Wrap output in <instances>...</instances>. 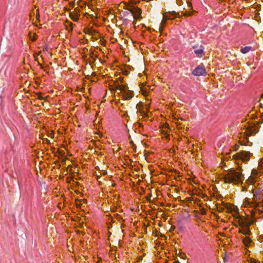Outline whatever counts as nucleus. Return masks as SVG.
I'll list each match as a JSON object with an SVG mask.
<instances>
[{
    "label": "nucleus",
    "instance_id": "1",
    "mask_svg": "<svg viewBox=\"0 0 263 263\" xmlns=\"http://www.w3.org/2000/svg\"><path fill=\"white\" fill-rule=\"evenodd\" d=\"M253 198L252 201L246 198L243 202L242 206L249 208L251 216L255 219L259 217H263V192L259 190H253Z\"/></svg>",
    "mask_w": 263,
    "mask_h": 263
},
{
    "label": "nucleus",
    "instance_id": "2",
    "mask_svg": "<svg viewBox=\"0 0 263 263\" xmlns=\"http://www.w3.org/2000/svg\"><path fill=\"white\" fill-rule=\"evenodd\" d=\"M226 207L227 209V212L232 213L235 219V222L239 225V232L242 234L244 236H249L251 233L249 226L252 224L255 220H250L245 216H241L238 212V208L234 205L227 204Z\"/></svg>",
    "mask_w": 263,
    "mask_h": 263
},
{
    "label": "nucleus",
    "instance_id": "3",
    "mask_svg": "<svg viewBox=\"0 0 263 263\" xmlns=\"http://www.w3.org/2000/svg\"><path fill=\"white\" fill-rule=\"evenodd\" d=\"M243 180V176L240 170H231L224 176V181L226 183L237 184L241 183Z\"/></svg>",
    "mask_w": 263,
    "mask_h": 263
},
{
    "label": "nucleus",
    "instance_id": "4",
    "mask_svg": "<svg viewBox=\"0 0 263 263\" xmlns=\"http://www.w3.org/2000/svg\"><path fill=\"white\" fill-rule=\"evenodd\" d=\"M116 89L120 90L121 96L124 100L130 99L133 96V92L128 90L127 86L125 85H118Z\"/></svg>",
    "mask_w": 263,
    "mask_h": 263
},
{
    "label": "nucleus",
    "instance_id": "5",
    "mask_svg": "<svg viewBox=\"0 0 263 263\" xmlns=\"http://www.w3.org/2000/svg\"><path fill=\"white\" fill-rule=\"evenodd\" d=\"M252 155L251 153L247 151H242L239 153H237L233 155V158L235 160H240L242 162H247L250 160L251 156Z\"/></svg>",
    "mask_w": 263,
    "mask_h": 263
},
{
    "label": "nucleus",
    "instance_id": "6",
    "mask_svg": "<svg viewBox=\"0 0 263 263\" xmlns=\"http://www.w3.org/2000/svg\"><path fill=\"white\" fill-rule=\"evenodd\" d=\"M260 175V172H258L257 170L253 169L252 171L251 175L247 180L248 184H252L255 182L257 178Z\"/></svg>",
    "mask_w": 263,
    "mask_h": 263
},
{
    "label": "nucleus",
    "instance_id": "7",
    "mask_svg": "<svg viewBox=\"0 0 263 263\" xmlns=\"http://www.w3.org/2000/svg\"><path fill=\"white\" fill-rule=\"evenodd\" d=\"M130 8L129 11L132 14L134 18L137 20L140 18L141 16V9L133 5H132Z\"/></svg>",
    "mask_w": 263,
    "mask_h": 263
},
{
    "label": "nucleus",
    "instance_id": "8",
    "mask_svg": "<svg viewBox=\"0 0 263 263\" xmlns=\"http://www.w3.org/2000/svg\"><path fill=\"white\" fill-rule=\"evenodd\" d=\"M160 131L162 134L164 135L163 138H165L166 139H169V133L170 131V129L167 123L163 124L161 126Z\"/></svg>",
    "mask_w": 263,
    "mask_h": 263
},
{
    "label": "nucleus",
    "instance_id": "9",
    "mask_svg": "<svg viewBox=\"0 0 263 263\" xmlns=\"http://www.w3.org/2000/svg\"><path fill=\"white\" fill-rule=\"evenodd\" d=\"M258 131V129L256 126H248L245 131V134L246 136V138L249 136H250L253 134H255L257 133Z\"/></svg>",
    "mask_w": 263,
    "mask_h": 263
},
{
    "label": "nucleus",
    "instance_id": "10",
    "mask_svg": "<svg viewBox=\"0 0 263 263\" xmlns=\"http://www.w3.org/2000/svg\"><path fill=\"white\" fill-rule=\"evenodd\" d=\"M241 239L243 245L246 248L253 247L254 243L251 238L249 236H242Z\"/></svg>",
    "mask_w": 263,
    "mask_h": 263
},
{
    "label": "nucleus",
    "instance_id": "11",
    "mask_svg": "<svg viewBox=\"0 0 263 263\" xmlns=\"http://www.w3.org/2000/svg\"><path fill=\"white\" fill-rule=\"evenodd\" d=\"M193 73L196 76H202L205 73V70L203 66L199 65L195 68Z\"/></svg>",
    "mask_w": 263,
    "mask_h": 263
},
{
    "label": "nucleus",
    "instance_id": "12",
    "mask_svg": "<svg viewBox=\"0 0 263 263\" xmlns=\"http://www.w3.org/2000/svg\"><path fill=\"white\" fill-rule=\"evenodd\" d=\"M132 5V4H129V2L123 1L118 4V8L119 10L124 9L129 11Z\"/></svg>",
    "mask_w": 263,
    "mask_h": 263
},
{
    "label": "nucleus",
    "instance_id": "13",
    "mask_svg": "<svg viewBox=\"0 0 263 263\" xmlns=\"http://www.w3.org/2000/svg\"><path fill=\"white\" fill-rule=\"evenodd\" d=\"M170 19H171V18L167 16L166 14H163V18L161 22L160 26L159 28V30L160 32H161L163 31L167 20Z\"/></svg>",
    "mask_w": 263,
    "mask_h": 263
},
{
    "label": "nucleus",
    "instance_id": "14",
    "mask_svg": "<svg viewBox=\"0 0 263 263\" xmlns=\"http://www.w3.org/2000/svg\"><path fill=\"white\" fill-rule=\"evenodd\" d=\"M150 89L149 86H144L143 84H141L140 86V90L141 93L144 96H147L148 95V90Z\"/></svg>",
    "mask_w": 263,
    "mask_h": 263
},
{
    "label": "nucleus",
    "instance_id": "15",
    "mask_svg": "<svg viewBox=\"0 0 263 263\" xmlns=\"http://www.w3.org/2000/svg\"><path fill=\"white\" fill-rule=\"evenodd\" d=\"M194 53L198 57H202L204 55L203 48L202 47H200L198 49L194 50Z\"/></svg>",
    "mask_w": 263,
    "mask_h": 263
},
{
    "label": "nucleus",
    "instance_id": "16",
    "mask_svg": "<svg viewBox=\"0 0 263 263\" xmlns=\"http://www.w3.org/2000/svg\"><path fill=\"white\" fill-rule=\"evenodd\" d=\"M30 17L31 19H32V17H34L35 18L36 21H38L40 18L39 9H36L35 10H33L30 15ZM33 20H34V18H33Z\"/></svg>",
    "mask_w": 263,
    "mask_h": 263
},
{
    "label": "nucleus",
    "instance_id": "17",
    "mask_svg": "<svg viewBox=\"0 0 263 263\" xmlns=\"http://www.w3.org/2000/svg\"><path fill=\"white\" fill-rule=\"evenodd\" d=\"M70 17L74 22H77L79 19V15L74 12H72L70 13Z\"/></svg>",
    "mask_w": 263,
    "mask_h": 263
},
{
    "label": "nucleus",
    "instance_id": "18",
    "mask_svg": "<svg viewBox=\"0 0 263 263\" xmlns=\"http://www.w3.org/2000/svg\"><path fill=\"white\" fill-rule=\"evenodd\" d=\"M86 200L85 199H80L76 201V205L77 207L81 208L83 204H85Z\"/></svg>",
    "mask_w": 263,
    "mask_h": 263
},
{
    "label": "nucleus",
    "instance_id": "19",
    "mask_svg": "<svg viewBox=\"0 0 263 263\" xmlns=\"http://www.w3.org/2000/svg\"><path fill=\"white\" fill-rule=\"evenodd\" d=\"M65 27L66 30L71 31L73 29V24L71 22H67L65 24Z\"/></svg>",
    "mask_w": 263,
    "mask_h": 263
},
{
    "label": "nucleus",
    "instance_id": "20",
    "mask_svg": "<svg viewBox=\"0 0 263 263\" xmlns=\"http://www.w3.org/2000/svg\"><path fill=\"white\" fill-rule=\"evenodd\" d=\"M251 49V47L250 46H246L243 48H242L240 50V51L243 54H245L249 52Z\"/></svg>",
    "mask_w": 263,
    "mask_h": 263
},
{
    "label": "nucleus",
    "instance_id": "21",
    "mask_svg": "<svg viewBox=\"0 0 263 263\" xmlns=\"http://www.w3.org/2000/svg\"><path fill=\"white\" fill-rule=\"evenodd\" d=\"M47 98V96L44 97L41 93L37 94V98L39 100H45Z\"/></svg>",
    "mask_w": 263,
    "mask_h": 263
},
{
    "label": "nucleus",
    "instance_id": "22",
    "mask_svg": "<svg viewBox=\"0 0 263 263\" xmlns=\"http://www.w3.org/2000/svg\"><path fill=\"white\" fill-rule=\"evenodd\" d=\"M185 3H186V6H187V8L186 9H191L192 8V4L191 2H190L189 1H186V0H184Z\"/></svg>",
    "mask_w": 263,
    "mask_h": 263
},
{
    "label": "nucleus",
    "instance_id": "23",
    "mask_svg": "<svg viewBox=\"0 0 263 263\" xmlns=\"http://www.w3.org/2000/svg\"><path fill=\"white\" fill-rule=\"evenodd\" d=\"M92 30H90V29H85V32L86 33H89V34H91L92 33Z\"/></svg>",
    "mask_w": 263,
    "mask_h": 263
},
{
    "label": "nucleus",
    "instance_id": "24",
    "mask_svg": "<svg viewBox=\"0 0 263 263\" xmlns=\"http://www.w3.org/2000/svg\"><path fill=\"white\" fill-rule=\"evenodd\" d=\"M189 182L190 184H197V182L194 180V179H191L189 180Z\"/></svg>",
    "mask_w": 263,
    "mask_h": 263
},
{
    "label": "nucleus",
    "instance_id": "25",
    "mask_svg": "<svg viewBox=\"0 0 263 263\" xmlns=\"http://www.w3.org/2000/svg\"><path fill=\"white\" fill-rule=\"evenodd\" d=\"M192 12H185L183 13V15L184 16H191L192 15Z\"/></svg>",
    "mask_w": 263,
    "mask_h": 263
},
{
    "label": "nucleus",
    "instance_id": "26",
    "mask_svg": "<svg viewBox=\"0 0 263 263\" xmlns=\"http://www.w3.org/2000/svg\"><path fill=\"white\" fill-rule=\"evenodd\" d=\"M239 145H237V144L235 145L233 147L234 151H237L239 148Z\"/></svg>",
    "mask_w": 263,
    "mask_h": 263
},
{
    "label": "nucleus",
    "instance_id": "27",
    "mask_svg": "<svg viewBox=\"0 0 263 263\" xmlns=\"http://www.w3.org/2000/svg\"><path fill=\"white\" fill-rule=\"evenodd\" d=\"M148 105H145L144 109H145L146 111H148Z\"/></svg>",
    "mask_w": 263,
    "mask_h": 263
},
{
    "label": "nucleus",
    "instance_id": "28",
    "mask_svg": "<svg viewBox=\"0 0 263 263\" xmlns=\"http://www.w3.org/2000/svg\"><path fill=\"white\" fill-rule=\"evenodd\" d=\"M51 138H53L54 136H53V134L52 133H51L50 134H49V136Z\"/></svg>",
    "mask_w": 263,
    "mask_h": 263
},
{
    "label": "nucleus",
    "instance_id": "29",
    "mask_svg": "<svg viewBox=\"0 0 263 263\" xmlns=\"http://www.w3.org/2000/svg\"><path fill=\"white\" fill-rule=\"evenodd\" d=\"M259 240H261V241H263V235L262 236H260L259 237Z\"/></svg>",
    "mask_w": 263,
    "mask_h": 263
},
{
    "label": "nucleus",
    "instance_id": "30",
    "mask_svg": "<svg viewBox=\"0 0 263 263\" xmlns=\"http://www.w3.org/2000/svg\"><path fill=\"white\" fill-rule=\"evenodd\" d=\"M71 168V166L70 165H68L67 167V170H69L70 171Z\"/></svg>",
    "mask_w": 263,
    "mask_h": 263
},
{
    "label": "nucleus",
    "instance_id": "31",
    "mask_svg": "<svg viewBox=\"0 0 263 263\" xmlns=\"http://www.w3.org/2000/svg\"><path fill=\"white\" fill-rule=\"evenodd\" d=\"M142 114H143L144 115L146 114V112L145 111V110H143L142 111H141Z\"/></svg>",
    "mask_w": 263,
    "mask_h": 263
},
{
    "label": "nucleus",
    "instance_id": "32",
    "mask_svg": "<svg viewBox=\"0 0 263 263\" xmlns=\"http://www.w3.org/2000/svg\"><path fill=\"white\" fill-rule=\"evenodd\" d=\"M176 123L179 124V125L181 124V123L179 122H178V119H177V122H176Z\"/></svg>",
    "mask_w": 263,
    "mask_h": 263
},
{
    "label": "nucleus",
    "instance_id": "33",
    "mask_svg": "<svg viewBox=\"0 0 263 263\" xmlns=\"http://www.w3.org/2000/svg\"><path fill=\"white\" fill-rule=\"evenodd\" d=\"M36 38L34 36H33V39H32V40H35Z\"/></svg>",
    "mask_w": 263,
    "mask_h": 263
},
{
    "label": "nucleus",
    "instance_id": "34",
    "mask_svg": "<svg viewBox=\"0 0 263 263\" xmlns=\"http://www.w3.org/2000/svg\"><path fill=\"white\" fill-rule=\"evenodd\" d=\"M141 105L140 103H139L138 105H137V107L139 108L140 107V106Z\"/></svg>",
    "mask_w": 263,
    "mask_h": 263
},
{
    "label": "nucleus",
    "instance_id": "35",
    "mask_svg": "<svg viewBox=\"0 0 263 263\" xmlns=\"http://www.w3.org/2000/svg\"><path fill=\"white\" fill-rule=\"evenodd\" d=\"M241 145H243V144L246 145V143L243 144L241 142Z\"/></svg>",
    "mask_w": 263,
    "mask_h": 263
},
{
    "label": "nucleus",
    "instance_id": "36",
    "mask_svg": "<svg viewBox=\"0 0 263 263\" xmlns=\"http://www.w3.org/2000/svg\"><path fill=\"white\" fill-rule=\"evenodd\" d=\"M138 109L139 110V111H140V112H141V110H140V108H138Z\"/></svg>",
    "mask_w": 263,
    "mask_h": 263
},
{
    "label": "nucleus",
    "instance_id": "37",
    "mask_svg": "<svg viewBox=\"0 0 263 263\" xmlns=\"http://www.w3.org/2000/svg\"><path fill=\"white\" fill-rule=\"evenodd\" d=\"M138 109L139 110V111H140V112H141V110H140V108H138Z\"/></svg>",
    "mask_w": 263,
    "mask_h": 263
},
{
    "label": "nucleus",
    "instance_id": "38",
    "mask_svg": "<svg viewBox=\"0 0 263 263\" xmlns=\"http://www.w3.org/2000/svg\"><path fill=\"white\" fill-rule=\"evenodd\" d=\"M183 9H186L185 6H183Z\"/></svg>",
    "mask_w": 263,
    "mask_h": 263
},
{
    "label": "nucleus",
    "instance_id": "39",
    "mask_svg": "<svg viewBox=\"0 0 263 263\" xmlns=\"http://www.w3.org/2000/svg\"><path fill=\"white\" fill-rule=\"evenodd\" d=\"M99 261H98L97 262V263H99Z\"/></svg>",
    "mask_w": 263,
    "mask_h": 263
},
{
    "label": "nucleus",
    "instance_id": "40",
    "mask_svg": "<svg viewBox=\"0 0 263 263\" xmlns=\"http://www.w3.org/2000/svg\"><path fill=\"white\" fill-rule=\"evenodd\" d=\"M262 117H263V114L262 115Z\"/></svg>",
    "mask_w": 263,
    "mask_h": 263
}]
</instances>
